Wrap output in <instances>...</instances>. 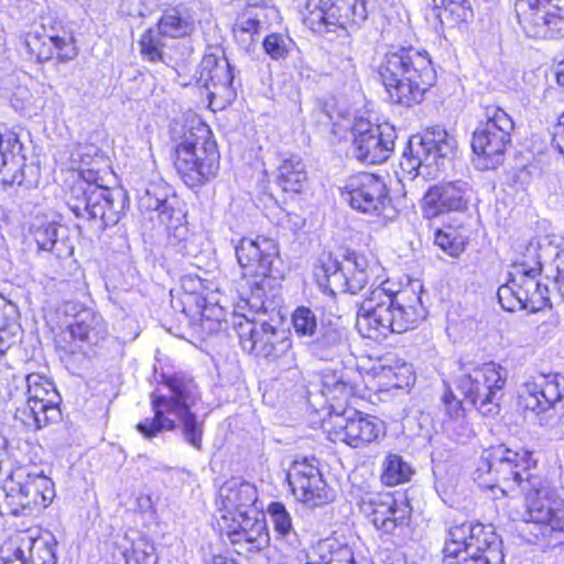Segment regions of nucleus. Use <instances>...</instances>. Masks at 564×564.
<instances>
[{
    "instance_id": "a18cd8bd",
    "label": "nucleus",
    "mask_w": 564,
    "mask_h": 564,
    "mask_svg": "<svg viewBox=\"0 0 564 564\" xmlns=\"http://www.w3.org/2000/svg\"><path fill=\"white\" fill-rule=\"evenodd\" d=\"M321 392L332 400H347L351 388L344 380L341 372L325 370L321 377Z\"/></svg>"
},
{
    "instance_id": "6e6d98bb",
    "label": "nucleus",
    "mask_w": 564,
    "mask_h": 564,
    "mask_svg": "<svg viewBox=\"0 0 564 564\" xmlns=\"http://www.w3.org/2000/svg\"><path fill=\"white\" fill-rule=\"evenodd\" d=\"M556 79H557L558 85L564 87V57H563V61H561L558 63Z\"/></svg>"
},
{
    "instance_id": "37998d69",
    "label": "nucleus",
    "mask_w": 564,
    "mask_h": 564,
    "mask_svg": "<svg viewBox=\"0 0 564 564\" xmlns=\"http://www.w3.org/2000/svg\"><path fill=\"white\" fill-rule=\"evenodd\" d=\"M412 469L401 456L389 454L382 463L381 480L387 486H397L410 479Z\"/></svg>"
},
{
    "instance_id": "864d4df0",
    "label": "nucleus",
    "mask_w": 564,
    "mask_h": 564,
    "mask_svg": "<svg viewBox=\"0 0 564 564\" xmlns=\"http://www.w3.org/2000/svg\"><path fill=\"white\" fill-rule=\"evenodd\" d=\"M556 271L557 274L554 279V286L557 289L560 296L564 297V249L557 253L556 257Z\"/></svg>"
},
{
    "instance_id": "5fc2aeb1",
    "label": "nucleus",
    "mask_w": 564,
    "mask_h": 564,
    "mask_svg": "<svg viewBox=\"0 0 564 564\" xmlns=\"http://www.w3.org/2000/svg\"><path fill=\"white\" fill-rule=\"evenodd\" d=\"M1 564H20L21 556H17L15 554V545H12V541L1 549Z\"/></svg>"
},
{
    "instance_id": "2eb2a0df",
    "label": "nucleus",
    "mask_w": 564,
    "mask_h": 564,
    "mask_svg": "<svg viewBox=\"0 0 564 564\" xmlns=\"http://www.w3.org/2000/svg\"><path fill=\"white\" fill-rule=\"evenodd\" d=\"M507 378V371L495 362L464 371L456 379V388L484 416H492L500 410V395Z\"/></svg>"
},
{
    "instance_id": "20e7f679",
    "label": "nucleus",
    "mask_w": 564,
    "mask_h": 564,
    "mask_svg": "<svg viewBox=\"0 0 564 564\" xmlns=\"http://www.w3.org/2000/svg\"><path fill=\"white\" fill-rule=\"evenodd\" d=\"M70 159L82 174L87 172L89 175L86 182H79L72 187L67 198L68 208L78 218L99 219L102 227L117 225L124 208V195L121 191L93 183L94 166L98 160H102L99 149L94 144H79L72 152Z\"/></svg>"
},
{
    "instance_id": "4c0bfd02",
    "label": "nucleus",
    "mask_w": 564,
    "mask_h": 564,
    "mask_svg": "<svg viewBox=\"0 0 564 564\" xmlns=\"http://www.w3.org/2000/svg\"><path fill=\"white\" fill-rule=\"evenodd\" d=\"M345 269L348 293L357 294L370 282L377 267L371 265L365 256L351 252L345 258Z\"/></svg>"
},
{
    "instance_id": "0eeeda50",
    "label": "nucleus",
    "mask_w": 564,
    "mask_h": 564,
    "mask_svg": "<svg viewBox=\"0 0 564 564\" xmlns=\"http://www.w3.org/2000/svg\"><path fill=\"white\" fill-rule=\"evenodd\" d=\"M538 250V243L529 242L525 252L513 262L510 279L498 289L497 297L503 310L538 312L550 303V290L538 279L542 270Z\"/></svg>"
},
{
    "instance_id": "423d86ee",
    "label": "nucleus",
    "mask_w": 564,
    "mask_h": 564,
    "mask_svg": "<svg viewBox=\"0 0 564 564\" xmlns=\"http://www.w3.org/2000/svg\"><path fill=\"white\" fill-rule=\"evenodd\" d=\"M6 440L0 433V448ZM0 481L3 482L2 507L13 516H30L45 509L55 497L53 480L36 466H18L0 452Z\"/></svg>"
},
{
    "instance_id": "5701e85b",
    "label": "nucleus",
    "mask_w": 564,
    "mask_h": 564,
    "mask_svg": "<svg viewBox=\"0 0 564 564\" xmlns=\"http://www.w3.org/2000/svg\"><path fill=\"white\" fill-rule=\"evenodd\" d=\"M343 196L351 208L370 215H379L390 203L386 183L366 172L351 175L346 181Z\"/></svg>"
},
{
    "instance_id": "09e8293b",
    "label": "nucleus",
    "mask_w": 564,
    "mask_h": 564,
    "mask_svg": "<svg viewBox=\"0 0 564 564\" xmlns=\"http://www.w3.org/2000/svg\"><path fill=\"white\" fill-rule=\"evenodd\" d=\"M381 377L388 380V386L397 389L409 387L414 382L413 367L406 362L395 366L384 365L381 369Z\"/></svg>"
},
{
    "instance_id": "c85d7f7f",
    "label": "nucleus",
    "mask_w": 564,
    "mask_h": 564,
    "mask_svg": "<svg viewBox=\"0 0 564 564\" xmlns=\"http://www.w3.org/2000/svg\"><path fill=\"white\" fill-rule=\"evenodd\" d=\"M3 149L7 150L2 154L0 169L3 183L22 185L25 188L36 187L40 182V167L35 164H26V158L22 153L23 145L18 134L8 132V140Z\"/></svg>"
},
{
    "instance_id": "c03bdc74",
    "label": "nucleus",
    "mask_w": 564,
    "mask_h": 564,
    "mask_svg": "<svg viewBox=\"0 0 564 564\" xmlns=\"http://www.w3.org/2000/svg\"><path fill=\"white\" fill-rule=\"evenodd\" d=\"M262 28L263 23L259 19L243 15L235 23L232 34L241 48L250 51Z\"/></svg>"
},
{
    "instance_id": "a878e982",
    "label": "nucleus",
    "mask_w": 564,
    "mask_h": 564,
    "mask_svg": "<svg viewBox=\"0 0 564 564\" xmlns=\"http://www.w3.org/2000/svg\"><path fill=\"white\" fill-rule=\"evenodd\" d=\"M358 505L362 514L384 533H393L405 524L410 514L409 506L398 502L390 494L366 492Z\"/></svg>"
},
{
    "instance_id": "f03ea898",
    "label": "nucleus",
    "mask_w": 564,
    "mask_h": 564,
    "mask_svg": "<svg viewBox=\"0 0 564 564\" xmlns=\"http://www.w3.org/2000/svg\"><path fill=\"white\" fill-rule=\"evenodd\" d=\"M166 393L153 392L151 406L153 417L137 424V430L151 440L162 431H178L183 442L197 452L203 451L205 419L195 412L200 401V391L193 378L183 373L161 376Z\"/></svg>"
},
{
    "instance_id": "a211bd4d",
    "label": "nucleus",
    "mask_w": 564,
    "mask_h": 564,
    "mask_svg": "<svg viewBox=\"0 0 564 564\" xmlns=\"http://www.w3.org/2000/svg\"><path fill=\"white\" fill-rule=\"evenodd\" d=\"M514 12L527 36L564 37V0H514Z\"/></svg>"
},
{
    "instance_id": "13d9d810",
    "label": "nucleus",
    "mask_w": 564,
    "mask_h": 564,
    "mask_svg": "<svg viewBox=\"0 0 564 564\" xmlns=\"http://www.w3.org/2000/svg\"><path fill=\"white\" fill-rule=\"evenodd\" d=\"M303 225V220H301L299 217H297V220L294 223V226L296 227H301Z\"/></svg>"
},
{
    "instance_id": "2f4dec72",
    "label": "nucleus",
    "mask_w": 564,
    "mask_h": 564,
    "mask_svg": "<svg viewBox=\"0 0 564 564\" xmlns=\"http://www.w3.org/2000/svg\"><path fill=\"white\" fill-rule=\"evenodd\" d=\"M307 345L311 352L317 358L333 360L347 349V330L337 324H322Z\"/></svg>"
},
{
    "instance_id": "e433bc0d",
    "label": "nucleus",
    "mask_w": 564,
    "mask_h": 564,
    "mask_svg": "<svg viewBox=\"0 0 564 564\" xmlns=\"http://www.w3.org/2000/svg\"><path fill=\"white\" fill-rule=\"evenodd\" d=\"M307 180L305 165L299 155H288L281 159L278 166L276 184L284 192L301 193Z\"/></svg>"
},
{
    "instance_id": "7ed1b4c3",
    "label": "nucleus",
    "mask_w": 564,
    "mask_h": 564,
    "mask_svg": "<svg viewBox=\"0 0 564 564\" xmlns=\"http://www.w3.org/2000/svg\"><path fill=\"white\" fill-rule=\"evenodd\" d=\"M388 283L371 289L359 306L356 326L365 338L380 341L391 333H405L423 317L419 296L406 290L392 291Z\"/></svg>"
},
{
    "instance_id": "f704fd0d",
    "label": "nucleus",
    "mask_w": 564,
    "mask_h": 564,
    "mask_svg": "<svg viewBox=\"0 0 564 564\" xmlns=\"http://www.w3.org/2000/svg\"><path fill=\"white\" fill-rule=\"evenodd\" d=\"M446 419L444 430L457 442H465L473 435V430L466 420L465 409L460 400L456 398L449 388L442 395Z\"/></svg>"
},
{
    "instance_id": "1a4fd4ad",
    "label": "nucleus",
    "mask_w": 564,
    "mask_h": 564,
    "mask_svg": "<svg viewBox=\"0 0 564 564\" xmlns=\"http://www.w3.org/2000/svg\"><path fill=\"white\" fill-rule=\"evenodd\" d=\"M235 251L243 276L250 278V305L257 312H265V289L270 286L271 279H280L283 275L279 245L263 236L256 239L242 238L235 247Z\"/></svg>"
},
{
    "instance_id": "393cba45",
    "label": "nucleus",
    "mask_w": 564,
    "mask_h": 564,
    "mask_svg": "<svg viewBox=\"0 0 564 564\" xmlns=\"http://www.w3.org/2000/svg\"><path fill=\"white\" fill-rule=\"evenodd\" d=\"M470 192V185L463 180L430 186L422 199L423 216L433 219L448 213L465 212L468 208Z\"/></svg>"
},
{
    "instance_id": "6ab92c4d",
    "label": "nucleus",
    "mask_w": 564,
    "mask_h": 564,
    "mask_svg": "<svg viewBox=\"0 0 564 564\" xmlns=\"http://www.w3.org/2000/svg\"><path fill=\"white\" fill-rule=\"evenodd\" d=\"M195 26V20L189 9L176 6L163 11L155 28L144 32L139 41L140 51L144 58L152 63H167L163 52L165 39H180L189 35Z\"/></svg>"
},
{
    "instance_id": "6e6552de",
    "label": "nucleus",
    "mask_w": 564,
    "mask_h": 564,
    "mask_svg": "<svg viewBox=\"0 0 564 564\" xmlns=\"http://www.w3.org/2000/svg\"><path fill=\"white\" fill-rule=\"evenodd\" d=\"M443 554L442 564H505L501 538L480 522L452 525Z\"/></svg>"
},
{
    "instance_id": "f3484780",
    "label": "nucleus",
    "mask_w": 564,
    "mask_h": 564,
    "mask_svg": "<svg viewBox=\"0 0 564 564\" xmlns=\"http://www.w3.org/2000/svg\"><path fill=\"white\" fill-rule=\"evenodd\" d=\"M303 22L315 33L359 26L367 19L364 2L358 0H306Z\"/></svg>"
},
{
    "instance_id": "49530a36",
    "label": "nucleus",
    "mask_w": 564,
    "mask_h": 564,
    "mask_svg": "<svg viewBox=\"0 0 564 564\" xmlns=\"http://www.w3.org/2000/svg\"><path fill=\"white\" fill-rule=\"evenodd\" d=\"M292 325L295 334L310 341L318 330L317 319L314 312L305 306L297 307L292 314Z\"/></svg>"
},
{
    "instance_id": "58836bf2",
    "label": "nucleus",
    "mask_w": 564,
    "mask_h": 564,
    "mask_svg": "<svg viewBox=\"0 0 564 564\" xmlns=\"http://www.w3.org/2000/svg\"><path fill=\"white\" fill-rule=\"evenodd\" d=\"M268 514L274 528L276 539L286 543L292 550L301 546V541L293 528L292 517L282 502H271Z\"/></svg>"
},
{
    "instance_id": "de8ad7c7",
    "label": "nucleus",
    "mask_w": 564,
    "mask_h": 564,
    "mask_svg": "<svg viewBox=\"0 0 564 564\" xmlns=\"http://www.w3.org/2000/svg\"><path fill=\"white\" fill-rule=\"evenodd\" d=\"M34 239L39 249L50 251L62 257L64 241L58 239V226L55 223H48L34 230Z\"/></svg>"
},
{
    "instance_id": "8fccbe9b",
    "label": "nucleus",
    "mask_w": 564,
    "mask_h": 564,
    "mask_svg": "<svg viewBox=\"0 0 564 564\" xmlns=\"http://www.w3.org/2000/svg\"><path fill=\"white\" fill-rule=\"evenodd\" d=\"M435 243L453 258H457L465 250L464 239L452 229L438 230L435 234Z\"/></svg>"
},
{
    "instance_id": "39448f33",
    "label": "nucleus",
    "mask_w": 564,
    "mask_h": 564,
    "mask_svg": "<svg viewBox=\"0 0 564 564\" xmlns=\"http://www.w3.org/2000/svg\"><path fill=\"white\" fill-rule=\"evenodd\" d=\"M379 74L393 104L411 107L422 101L436 73L426 51L399 47L389 51Z\"/></svg>"
},
{
    "instance_id": "72a5a7b5",
    "label": "nucleus",
    "mask_w": 564,
    "mask_h": 564,
    "mask_svg": "<svg viewBox=\"0 0 564 564\" xmlns=\"http://www.w3.org/2000/svg\"><path fill=\"white\" fill-rule=\"evenodd\" d=\"M315 280L318 288L330 295L337 293H348L347 270L345 269V260L339 262L330 254L319 259V265L314 271Z\"/></svg>"
},
{
    "instance_id": "4be33fe9",
    "label": "nucleus",
    "mask_w": 564,
    "mask_h": 564,
    "mask_svg": "<svg viewBox=\"0 0 564 564\" xmlns=\"http://www.w3.org/2000/svg\"><path fill=\"white\" fill-rule=\"evenodd\" d=\"M288 481L296 500L308 508L323 506L334 498L314 457L294 460L288 471Z\"/></svg>"
},
{
    "instance_id": "f8f14e48",
    "label": "nucleus",
    "mask_w": 564,
    "mask_h": 564,
    "mask_svg": "<svg viewBox=\"0 0 564 564\" xmlns=\"http://www.w3.org/2000/svg\"><path fill=\"white\" fill-rule=\"evenodd\" d=\"M520 402L540 427L555 438L564 437V376L551 372L531 377L523 386Z\"/></svg>"
},
{
    "instance_id": "dca6fc26",
    "label": "nucleus",
    "mask_w": 564,
    "mask_h": 564,
    "mask_svg": "<svg viewBox=\"0 0 564 564\" xmlns=\"http://www.w3.org/2000/svg\"><path fill=\"white\" fill-rule=\"evenodd\" d=\"M26 403L19 408L15 417L33 430H41L62 419V398L52 380L40 373L25 377Z\"/></svg>"
},
{
    "instance_id": "ddd939ff",
    "label": "nucleus",
    "mask_w": 564,
    "mask_h": 564,
    "mask_svg": "<svg viewBox=\"0 0 564 564\" xmlns=\"http://www.w3.org/2000/svg\"><path fill=\"white\" fill-rule=\"evenodd\" d=\"M456 145L455 138L440 127L413 135L400 160L402 177L413 181L420 174L436 176L453 158Z\"/></svg>"
},
{
    "instance_id": "3c124183",
    "label": "nucleus",
    "mask_w": 564,
    "mask_h": 564,
    "mask_svg": "<svg viewBox=\"0 0 564 564\" xmlns=\"http://www.w3.org/2000/svg\"><path fill=\"white\" fill-rule=\"evenodd\" d=\"M50 42L53 44L54 48L57 51V55L62 59H70L76 56L75 47L72 44L70 37L66 39L63 36H51Z\"/></svg>"
},
{
    "instance_id": "a19ab883",
    "label": "nucleus",
    "mask_w": 564,
    "mask_h": 564,
    "mask_svg": "<svg viewBox=\"0 0 564 564\" xmlns=\"http://www.w3.org/2000/svg\"><path fill=\"white\" fill-rule=\"evenodd\" d=\"M436 10L441 23L448 26L468 22L474 15L468 0H441V6H437Z\"/></svg>"
},
{
    "instance_id": "603ef678",
    "label": "nucleus",
    "mask_w": 564,
    "mask_h": 564,
    "mask_svg": "<svg viewBox=\"0 0 564 564\" xmlns=\"http://www.w3.org/2000/svg\"><path fill=\"white\" fill-rule=\"evenodd\" d=\"M132 556L139 564H156L154 547L150 544H139L132 550Z\"/></svg>"
},
{
    "instance_id": "c9c22d12",
    "label": "nucleus",
    "mask_w": 564,
    "mask_h": 564,
    "mask_svg": "<svg viewBox=\"0 0 564 564\" xmlns=\"http://www.w3.org/2000/svg\"><path fill=\"white\" fill-rule=\"evenodd\" d=\"M18 306L0 294V354H4L20 338L22 328Z\"/></svg>"
},
{
    "instance_id": "f257e3e1",
    "label": "nucleus",
    "mask_w": 564,
    "mask_h": 564,
    "mask_svg": "<svg viewBox=\"0 0 564 564\" xmlns=\"http://www.w3.org/2000/svg\"><path fill=\"white\" fill-rule=\"evenodd\" d=\"M533 453L513 451L503 445L485 451L477 467V477L487 475L485 486L499 487L503 495L520 492L525 497L524 521L541 527L542 534L561 531L564 525V502L546 478L538 473Z\"/></svg>"
},
{
    "instance_id": "aec40b11",
    "label": "nucleus",
    "mask_w": 564,
    "mask_h": 564,
    "mask_svg": "<svg viewBox=\"0 0 564 564\" xmlns=\"http://www.w3.org/2000/svg\"><path fill=\"white\" fill-rule=\"evenodd\" d=\"M350 132L352 151L360 162L382 163L394 149L397 133L389 123L377 124L364 116H358L354 119Z\"/></svg>"
},
{
    "instance_id": "9b49d317",
    "label": "nucleus",
    "mask_w": 564,
    "mask_h": 564,
    "mask_svg": "<svg viewBox=\"0 0 564 564\" xmlns=\"http://www.w3.org/2000/svg\"><path fill=\"white\" fill-rule=\"evenodd\" d=\"M141 210L155 212L159 220L167 228V245L175 252L194 257L199 252L198 237L191 232L185 223V213L172 187L160 181L149 184L139 197Z\"/></svg>"
},
{
    "instance_id": "4468645a",
    "label": "nucleus",
    "mask_w": 564,
    "mask_h": 564,
    "mask_svg": "<svg viewBox=\"0 0 564 564\" xmlns=\"http://www.w3.org/2000/svg\"><path fill=\"white\" fill-rule=\"evenodd\" d=\"M485 121L480 122L471 139V148L481 170L495 169L503 161L511 143L514 122L511 116L497 105L485 107Z\"/></svg>"
},
{
    "instance_id": "412c9836",
    "label": "nucleus",
    "mask_w": 564,
    "mask_h": 564,
    "mask_svg": "<svg viewBox=\"0 0 564 564\" xmlns=\"http://www.w3.org/2000/svg\"><path fill=\"white\" fill-rule=\"evenodd\" d=\"M330 424L329 438L354 448L379 442L386 435V424L382 420L355 409L334 415Z\"/></svg>"
},
{
    "instance_id": "7c9ffc66",
    "label": "nucleus",
    "mask_w": 564,
    "mask_h": 564,
    "mask_svg": "<svg viewBox=\"0 0 564 564\" xmlns=\"http://www.w3.org/2000/svg\"><path fill=\"white\" fill-rule=\"evenodd\" d=\"M11 541L17 556L22 558L20 564H56L53 536L41 535L37 529H28L14 534Z\"/></svg>"
},
{
    "instance_id": "b1692460",
    "label": "nucleus",
    "mask_w": 564,
    "mask_h": 564,
    "mask_svg": "<svg viewBox=\"0 0 564 564\" xmlns=\"http://www.w3.org/2000/svg\"><path fill=\"white\" fill-rule=\"evenodd\" d=\"M239 337L245 351L272 360L285 356L292 346L284 330H276L265 321H248L246 326H241Z\"/></svg>"
},
{
    "instance_id": "c756f323",
    "label": "nucleus",
    "mask_w": 564,
    "mask_h": 564,
    "mask_svg": "<svg viewBox=\"0 0 564 564\" xmlns=\"http://www.w3.org/2000/svg\"><path fill=\"white\" fill-rule=\"evenodd\" d=\"M64 313L70 318L67 329L72 338L82 343L97 344L107 336V325L102 316L79 303L68 302Z\"/></svg>"
},
{
    "instance_id": "bb28decb",
    "label": "nucleus",
    "mask_w": 564,
    "mask_h": 564,
    "mask_svg": "<svg viewBox=\"0 0 564 564\" xmlns=\"http://www.w3.org/2000/svg\"><path fill=\"white\" fill-rule=\"evenodd\" d=\"M258 490L254 485L239 478L225 481L216 499L218 523L230 522V518H241L248 514H257L256 502Z\"/></svg>"
},
{
    "instance_id": "ea45409f",
    "label": "nucleus",
    "mask_w": 564,
    "mask_h": 564,
    "mask_svg": "<svg viewBox=\"0 0 564 564\" xmlns=\"http://www.w3.org/2000/svg\"><path fill=\"white\" fill-rule=\"evenodd\" d=\"M318 558L307 556L305 564H361L349 545L335 540L324 541L318 545Z\"/></svg>"
},
{
    "instance_id": "4d7b16f0",
    "label": "nucleus",
    "mask_w": 564,
    "mask_h": 564,
    "mask_svg": "<svg viewBox=\"0 0 564 564\" xmlns=\"http://www.w3.org/2000/svg\"><path fill=\"white\" fill-rule=\"evenodd\" d=\"M212 564H237L234 560L223 555L214 556Z\"/></svg>"
},
{
    "instance_id": "9d476101",
    "label": "nucleus",
    "mask_w": 564,
    "mask_h": 564,
    "mask_svg": "<svg viewBox=\"0 0 564 564\" xmlns=\"http://www.w3.org/2000/svg\"><path fill=\"white\" fill-rule=\"evenodd\" d=\"M219 158L209 128L199 123L185 131L175 145L174 166L187 186L196 187L216 176Z\"/></svg>"
},
{
    "instance_id": "79ce46f5",
    "label": "nucleus",
    "mask_w": 564,
    "mask_h": 564,
    "mask_svg": "<svg viewBox=\"0 0 564 564\" xmlns=\"http://www.w3.org/2000/svg\"><path fill=\"white\" fill-rule=\"evenodd\" d=\"M264 53L275 62L284 61L293 56L299 47L295 41L285 33L273 32L262 41Z\"/></svg>"
},
{
    "instance_id": "cd10ccee",
    "label": "nucleus",
    "mask_w": 564,
    "mask_h": 564,
    "mask_svg": "<svg viewBox=\"0 0 564 564\" xmlns=\"http://www.w3.org/2000/svg\"><path fill=\"white\" fill-rule=\"evenodd\" d=\"M220 530L228 536L231 544L237 546V552H260L270 544V534L264 516L248 514L241 518H230V522L221 524Z\"/></svg>"
},
{
    "instance_id": "473e14b6",
    "label": "nucleus",
    "mask_w": 564,
    "mask_h": 564,
    "mask_svg": "<svg viewBox=\"0 0 564 564\" xmlns=\"http://www.w3.org/2000/svg\"><path fill=\"white\" fill-rule=\"evenodd\" d=\"M200 67L199 80L210 90L212 95L227 93L231 89L234 75L231 65L225 55H205Z\"/></svg>"
}]
</instances>
